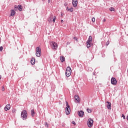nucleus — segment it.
<instances>
[{
  "label": "nucleus",
  "mask_w": 128,
  "mask_h": 128,
  "mask_svg": "<svg viewBox=\"0 0 128 128\" xmlns=\"http://www.w3.org/2000/svg\"><path fill=\"white\" fill-rule=\"evenodd\" d=\"M21 118L23 120H26L28 118V112L26 110H23L21 112Z\"/></svg>",
  "instance_id": "obj_1"
},
{
  "label": "nucleus",
  "mask_w": 128,
  "mask_h": 128,
  "mask_svg": "<svg viewBox=\"0 0 128 128\" xmlns=\"http://www.w3.org/2000/svg\"><path fill=\"white\" fill-rule=\"evenodd\" d=\"M92 36H89L88 39L86 42V46L88 48H90L92 46Z\"/></svg>",
  "instance_id": "obj_2"
},
{
  "label": "nucleus",
  "mask_w": 128,
  "mask_h": 128,
  "mask_svg": "<svg viewBox=\"0 0 128 128\" xmlns=\"http://www.w3.org/2000/svg\"><path fill=\"white\" fill-rule=\"evenodd\" d=\"M50 46L52 50H58V44L54 42H50Z\"/></svg>",
  "instance_id": "obj_3"
},
{
  "label": "nucleus",
  "mask_w": 128,
  "mask_h": 128,
  "mask_svg": "<svg viewBox=\"0 0 128 128\" xmlns=\"http://www.w3.org/2000/svg\"><path fill=\"white\" fill-rule=\"evenodd\" d=\"M70 74H72V68L68 66L66 69V76L67 78H68V76H70Z\"/></svg>",
  "instance_id": "obj_4"
},
{
  "label": "nucleus",
  "mask_w": 128,
  "mask_h": 128,
  "mask_svg": "<svg viewBox=\"0 0 128 128\" xmlns=\"http://www.w3.org/2000/svg\"><path fill=\"white\" fill-rule=\"evenodd\" d=\"M36 54L38 58L42 56V49L40 47H36Z\"/></svg>",
  "instance_id": "obj_5"
},
{
  "label": "nucleus",
  "mask_w": 128,
  "mask_h": 128,
  "mask_svg": "<svg viewBox=\"0 0 128 128\" xmlns=\"http://www.w3.org/2000/svg\"><path fill=\"white\" fill-rule=\"evenodd\" d=\"M88 128H92L94 126V120L92 118H89L88 121Z\"/></svg>",
  "instance_id": "obj_6"
},
{
  "label": "nucleus",
  "mask_w": 128,
  "mask_h": 128,
  "mask_svg": "<svg viewBox=\"0 0 128 128\" xmlns=\"http://www.w3.org/2000/svg\"><path fill=\"white\" fill-rule=\"evenodd\" d=\"M118 81H116V79L115 78L112 77L111 78V84H114V86L116 84Z\"/></svg>",
  "instance_id": "obj_7"
},
{
  "label": "nucleus",
  "mask_w": 128,
  "mask_h": 128,
  "mask_svg": "<svg viewBox=\"0 0 128 128\" xmlns=\"http://www.w3.org/2000/svg\"><path fill=\"white\" fill-rule=\"evenodd\" d=\"M106 106L108 110H112V103L110 102H106Z\"/></svg>",
  "instance_id": "obj_8"
},
{
  "label": "nucleus",
  "mask_w": 128,
  "mask_h": 128,
  "mask_svg": "<svg viewBox=\"0 0 128 128\" xmlns=\"http://www.w3.org/2000/svg\"><path fill=\"white\" fill-rule=\"evenodd\" d=\"M66 114L67 115L70 114V106H66Z\"/></svg>",
  "instance_id": "obj_9"
},
{
  "label": "nucleus",
  "mask_w": 128,
  "mask_h": 128,
  "mask_svg": "<svg viewBox=\"0 0 128 128\" xmlns=\"http://www.w3.org/2000/svg\"><path fill=\"white\" fill-rule=\"evenodd\" d=\"M74 100H76V104H80V97L78 95H76L74 96Z\"/></svg>",
  "instance_id": "obj_10"
},
{
  "label": "nucleus",
  "mask_w": 128,
  "mask_h": 128,
  "mask_svg": "<svg viewBox=\"0 0 128 128\" xmlns=\"http://www.w3.org/2000/svg\"><path fill=\"white\" fill-rule=\"evenodd\" d=\"M72 4L74 8H76L78 6V0H72Z\"/></svg>",
  "instance_id": "obj_11"
},
{
  "label": "nucleus",
  "mask_w": 128,
  "mask_h": 128,
  "mask_svg": "<svg viewBox=\"0 0 128 128\" xmlns=\"http://www.w3.org/2000/svg\"><path fill=\"white\" fill-rule=\"evenodd\" d=\"M84 111L80 110L78 112V116H80V118H82V116H84Z\"/></svg>",
  "instance_id": "obj_12"
},
{
  "label": "nucleus",
  "mask_w": 128,
  "mask_h": 128,
  "mask_svg": "<svg viewBox=\"0 0 128 128\" xmlns=\"http://www.w3.org/2000/svg\"><path fill=\"white\" fill-rule=\"evenodd\" d=\"M10 104H6L4 108V110L6 112L10 110Z\"/></svg>",
  "instance_id": "obj_13"
},
{
  "label": "nucleus",
  "mask_w": 128,
  "mask_h": 128,
  "mask_svg": "<svg viewBox=\"0 0 128 128\" xmlns=\"http://www.w3.org/2000/svg\"><path fill=\"white\" fill-rule=\"evenodd\" d=\"M31 64H36V58H32L30 60Z\"/></svg>",
  "instance_id": "obj_14"
},
{
  "label": "nucleus",
  "mask_w": 128,
  "mask_h": 128,
  "mask_svg": "<svg viewBox=\"0 0 128 128\" xmlns=\"http://www.w3.org/2000/svg\"><path fill=\"white\" fill-rule=\"evenodd\" d=\"M15 14H16V11H14V10H11L10 16H14Z\"/></svg>",
  "instance_id": "obj_15"
},
{
  "label": "nucleus",
  "mask_w": 128,
  "mask_h": 128,
  "mask_svg": "<svg viewBox=\"0 0 128 128\" xmlns=\"http://www.w3.org/2000/svg\"><path fill=\"white\" fill-rule=\"evenodd\" d=\"M60 60L61 61V62H64V60H66V58L64 56H60Z\"/></svg>",
  "instance_id": "obj_16"
},
{
  "label": "nucleus",
  "mask_w": 128,
  "mask_h": 128,
  "mask_svg": "<svg viewBox=\"0 0 128 128\" xmlns=\"http://www.w3.org/2000/svg\"><path fill=\"white\" fill-rule=\"evenodd\" d=\"M18 8L20 12H22V6L20 4L18 5Z\"/></svg>",
  "instance_id": "obj_17"
},
{
  "label": "nucleus",
  "mask_w": 128,
  "mask_h": 128,
  "mask_svg": "<svg viewBox=\"0 0 128 128\" xmlns=\"http://www.w3.org/2000/svg\"><path fill=\"white\" fill-rule=\"evenodd\" d=\"M35 114H36V112H34V110H31L32 116H34Z\"/></svg>",
  "instance_id": "obj_18"
},
{
  "label": "nucleus",
  "mask_w": 128,
  "mask_h": 128,
  "mask_svg": "<svg viewBox=\"0 0 128 128\" xmlns=\"http://www.w3.org/2000/svg\"><path fill=\"white\" fill-rule=\"evenodd\" d=\"M68 12H74V8H72V7H71L70 8H69L68 10Z\"/></svg>",
  "instance_id": "obj_19"
},
{
  "label": "nucleus",
  "mask_w": 128,
  "mask_h": 128,
  "mask_svg": "<svg viewBox=\"0 0 128 128\" xmlns=\"http://www.w3.org/2000/svg\"><path fill=\"white\" fill-rule=\"evenodd\" d=\"M48 20L49 22H52V16L49 18Z\"/></svg>",
  "instance_id": "obj_20"
},
{
  "label": "nucleus",
  "mask_w": 128,
  "mask_h": 128,
  "mask_svg": "<svg viewBox=\"0 0 128 128\" xmlns=\"http://www.w3.org/2000/svg\"><path fill=\"white\" fill-rule=\"evenodd\" d=\"M87 112L88 114H90L92 112V109L87 108Z\"/></svg>",
  "instance_id": "obj_21"
},
{
  "label": "nucleus",
  "mask_w": 128,
  "mask_h": 128,
  "mask_svg": "<svg viewBox=\"0 0 128 128\" xmlns=\"http://www.w3.org/2000/svg\"><path fill=\"white\" fill-rule=\"evenodd\" d=\"M16 109L13 108V109L12 110V112L13 114L16 113Z\"/></svg>",
  "instance_id": "obj_22"
},
{
  "label": "nucleus",
  "mask_w": 128,
  "mask_h": 128,
  "mask_svg": "<svg viewBox=\"0 0 128 128\" xmlns=\"http://www.w3.org/2000/svg\"><path fill=\"white\" fill-rule=\"evenodd\" d=\"M56 16H54L53 20H52L53 22H56Z\"/></svg>",
  "instance_id": "obj_23"
},
{
  "label": "nucleus",
  "mask_w": 128,
  "mask_h": 128,
  "mask_svg": "<svg viewBox=\"0 0 128 128\" xmlns=\"http://www.w3.org/2000/svg\"><path fill=\"white\" fill-rule=\"evenodd\" d=\"M44 126H46V128H48V122H46L44 123Z\"/></svg>",
  "instance_id": "obj_24"
},
{
  "label": "nucleus",
  "mask_w": 128,
  "mask_h": 128,
  "mask_svg": "<svg viewBox=\"0 0 128 128\" xmlns=\"http://www.w3.org/2000/svg\"><path fill=\"white\" fill-rule=\"evenodd\" d=\"M92 22H96V18H92Z\"/></svg>",
  "instance_id": "obj_25"
},
{
  "label": "nucleus",
  "mask_w": 128,
  "mask_h": 128,
  "mask_svg": "<svg viewBox=\"0 0 128 128\" xmlns=\"http://www.w3.org/2000/svg\"><path fill=\"white\" fill-rule=\"evenodd\" d=\"M108 44H110V41L108 40L106 44V46H108Z\"/></svg>",
  "instance_id": "obj_26"
},
{
  "label": "nucleus",
  "mask_w": 128,
  "mask_h": 128,
  "mask_svg": "<svg viewBox=\"0 0 128 128\" xmlns=\"http://www.w3.org/2000/svg\"><path fill=\"white\" fill-rule=\"evenodd\" d=\"M110 10V12H112L114 10V8H111Z\"/></svg>",
  "instance_id": "obj_27"
},
{
  "label": "nucleus",
  "mask_w": 128,
  "mask_h": 128,
  "mask_svg": "<svg viewBox=\"0 0 128 128\" xmlns=\"http://www.w3.org/2000/svg\"><path fill=\"white\" fill-rule=\"evenodd\" d=\"M122 118H123L124 120H126V116H124V114H122Z\"/></svg>",
  "instance_id": "obj_28"
},
{
  "label": "nucleus",
  "mask_w": 128,
  "mask_h": 128,
  "mask_svg": "<svg viewBox=\"0 0 128 128\" xmlns=\"http://www.w3.org/2000/svg\"><path fill=\"white\" fill-rule=\"evenodd\" d=\"M2 92H4V86H2Z\"/></svg>",
  "instance_id": "obj_29"
},
{
  "label": "nucleus",
  "mask_w": 128,
  "mask_h": 128,
  "mask_svg": "<svg viewBox=\"0 0 128 128\" xmlns=\"http://www.w3.org/2000/svg\"><path fill=\"white\" fill-rule=\"evenodd\" d=\"M72 124H74V126H76V122H75L74 121H72Z\"/></svg>",
  "instance_id": "obj_30"
},
{
  "label": "nucleus",
  "mask_w": 128,
  "mask_h": 128,
  "mask_svg": "<svg viewBox=\"0 0 128 128\" xmlns=\"http://www.w3.org/2000/svg\"><path fill=\"white\" fill-rule=\"evenodd\" d=\"M66 106H70V105H68V101L66 102Z\"/></svg>",
  "instance_id": "obj_31"
},
{
  "label": "nucleus",
  "mask_w": 128,
  "mask_h": 128,
  "mask_svg": "<svg viewBox=\"0 0 128 128\" xmlns=\"http://www.w3.org/2000/svg\"><path fill=\"white\" fill-rule=\"evenodd\" d=\"M3 48L2 46H0V52H2Z\"/></svg>",
  "instance_id": "obj_32"
},
{
  "label": "nucleus",
  "mask_w": 128,
  "mask_h": 128,
  "mask_svg": "<svg viewBox=\"0 0 128 128\" xmlns=\"http://www.w3.org/2000/svg\"><path fill=\"white\" fill-rule=\"evenodd\" d=\"M73 38H74V40H76V42H78V38H76V37L74 36V37Z\"/></svg>",
  "instance_id": "obj_33"
},
{
  "label": "nucleus",
  "mask_w": 128,
  "mask_h": 128,
  "mask_svg": "<svg viewBox=\"0 0 128 128\" xmlns=\"http://www.w3.org/2000/svg\"><path fill=\"white\" fill-rule=\"evenodd\" d=\"M88 70H90V71L92 70V68L90 67L88 68Z\"/></svg>",
  "instance_id": "obj_34"
},
{
  "label": "nucleus",
  "mask_w": 128,
  "mask_h": 128,
  "mask_svg": "<svg viewBox=\"0 0 128 128\" xmlns=\"http://www.w3.org/2000/svg\"><path fill=\"white\" fill-rule=\"evenodd\" d=\"M60 16L62 17L64 16V13L61 12Z\"/></svg>",
  "instance_id": "obj_35"
},
{
  "label": "nucleus",
  "mask_w": 128,
  "mask_h": 128,
  "mask_svg": "<svg viewBox=\"0 0 128 128\" xmlns=\"http://www.w3.org/2000/svg\"><path fill=\"white\" fill-rule=\"evenodd\" d=\"M68 10H70V8H68V7H66V10L68 11Z\"/></svg>",
  "instance_id": "obj_36"
},
{
  "label": "nucleus",
  "mask_w": 128,
  "mask_h": 128,
  "mask_svg": "<svg viewBox=\"0 0 128 128\" xmlns=\"http://www.w3.org/2000/svg\"><path fill=\"white\" fill-rule=\"evenodd\" d=\"M50 0H48V4H50Z\"/></svg>",
  "instance_id": "obj_37"
},
{
  "label": "nucleus",
  "mask_w": 128,
  "mask_h": 128,
  "mask_svg": "<svg viewBox=\"0 0 128 128\" xmlns=\"http://www.w3.org/2000/svg\"><path fill=\"white\" fill-rule=\"evenodd\" d=\"M106 18H104V20H103V22H106Z\"/></svg>",
  "instance_id": "obj_38"
},
{
  "label": "nucleus",
  "mask_w": 128,
  "mask_h": 128,
  "mask_svg": "<svg viewBox=\"0 0 128 128\" xmlns=\"http://www.w3.org/2000/svg\"><path fill=\"white\" fill-rule=\"evenodd\" d=\"M66 44H70V42H67Z\"/></svg>",
  "instance_id": "obj_39"
},
{
  "label": "nucleus",
  "mask_w": 128,
  "mask_h": 128,
  "mask_svg": "<svg viewBox=\"0 0 128 128\" xmlns=\"http://www.w3.org/2000/svg\"><path fill=\"white\" fill-rule=\"evenodd\" d=\"M61 22H64V20H61Z\"/></svg>",
  "instance_id": "obj_40"
},
{
  "label": "nucleus",
  "mask_w": 128,
  "mask_h": 128,
  "mask_svg": "<svg viewBox=\"0 0 128 128\" xmlns=\"http://www.w3.org/2000/svg\"><path fill=\"white\" fill-rule=\"evenodd\" d=\"M2 80V76L0 75V80Z\"/></svg>",
  "instance_id": "obj_41"
},
{
  "label": "nucleus",
  "mask_w": 128,
  "mask_h": 128,
  "mask_svg": "<svg viewBox=\"0 0 128 128\" xmlns=\"http://www.w3.org/2000/svg\"><path fill=\"white\" fill-rule=\"evenodd\" d=\"M0 40H1V38H0Z\"/></svg>",
  "instance_id": "obj_42"
},
{
  "label": "nucleus",
  "mask_w": 128,
  "mask_h": 128,
  "mask_svg": "<svg viewBox=\"0 0 128 128\" xmlns=\"http://www.w3.org/2000/svg\"><path fill=\"white\" fill-rule=\"evenodd\" d=\"M42 2L44 1V0H42Z\"/></svg>",
  "instance_id": "obj_43"
},
{
  "label": "nucleus",
  "mask_w": 128,
  "mask_h": 128,
  "mask_svg": "<svg viewBox=\"0 0 128 128\" xmlns=\"http://www.w3.org/2000/svg\"><path fill=\"white\" fill-rule=\"evenodd\" d=\"M15 8H16V7H15Z\"/></svg>",
  "instance_id": "obj_44"
}]
</instances>
